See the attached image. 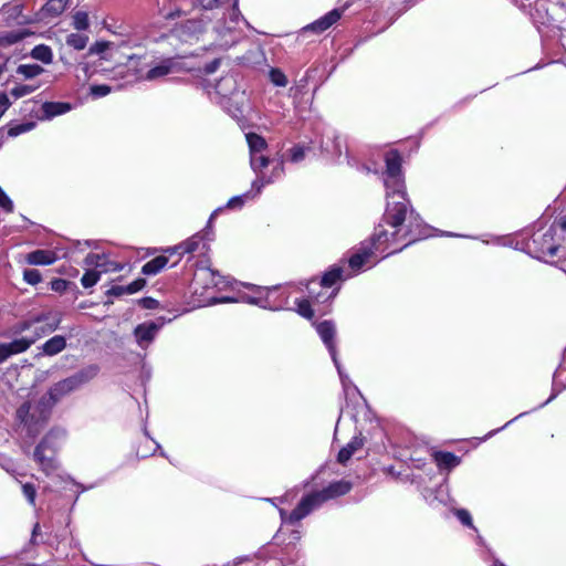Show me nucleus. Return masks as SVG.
<instances>
[{"label": "nucleus", "instance_id": "nucleus-1", "mask_svg": "<svg viewBox=\"0 0 566 566\" xmlns=\"http://www.w3.org/2000/svg\"><path fill=\"white\" fill-rule=\"evenodd\" d=\"M353 489V483L347 480H339L329 483L326 488L314 491L306 496L302 497L297 506L286 517L285 512L281 511V517L283 522H289L291 525H295L302 518L307 516L314 510L321 507L324 503L331 500H335L339 496L346 495Z\"/></svg>", "mask_w": 566, "mask_h": 566}, {"label": "nucleus", "instance_id": "nucleus-2", "mask_svg": "<svg viewBox=\"0 0 566 566\" xmlns=\"http://www.w3.org/2000/svg\"><path fill=\"white\" fill-rule=\"evenodd\" d=\"M50 410L45 402L39 401L33 405L29 401L22 403L17 410V418L24 424L30 436L35 437L43 429L48 421Z\"/></svg>", "mask_w": 566, "mask_h": 566}, {"label": "nucleus", "instance_id": "nucleus-3", "mask_svg": "<svg viewBox=\"0 0 566 566\" xmlns=\"http://www.w3.org/2000/svg\"><path fill=\"white\" fill-rule=\"evenodd\" d=\"M64 436L63 430H51L34 449L33 458L45 474L56 470L54 455L59 447L57 440Z\"/></svg>", "mask_w": 566, "mask_h": 566}, {"label": "nucleus", "instance_id": "nucleus-4", "mask_svg": "<svg viewBox=\"0 0 566 566\" xmlns=\"http://www.w3.org/2000/svg\"><path fill=\"white\" fill-rule=\"evenodd\" d=\"M97 374L98 367L96 365H90L74 375L54 384L49 390V397L52 400V403H55L65 395L88 382L96 377Z\"/></svg>", "mask_w": 566, "mask_h": 566}, {"label": "nucleus", "instance_id": "nucleus-5", "mask_svg": "<svg viewBox=\"0 0 566 566\" xmlns=\"http://www.w3.org/2000/svg\"><path fill=\"white\" fill-rule=\"evenodd\" d=\"M387 208L384 214V220L392 228H399L406 220L407 203L406 193L402 189L392 192L387 191Z\"/></svg>", "mask_w": 566, "mask_h": 566}, {"label": "nucleus", "instance_id": "nucleus-6", "mask_svg": "<svg viewBox=\"0 0 566 566\" xmlns=\"http://www.w3.org/2000/svg\"><path fill=\"white\" fill-rule=\"evenodd\" d=\"M386 174L388 179L385 181L387 191H395L403 188L401 174V157L397 150H391L386 155Z\"/></svg>", "mask_w": 566, "mask_h": 566}, {"label": "nucleus", "instance_id": "nucleus-7", "mask_svg": "<svg viewBox=\"0 0 566 566\" xmlns=\"http://www.w3.org/2000/svg\"><path fill=\"white\" fill-rule=\"evenodd\" d=\"M205 28L206 23L202 19H190L176 25L172 30V33L180 41L192 43L193 41L199 40L200 35L205 31Z\"/></svg>", "mask_w": 566, "mask_h": 566}, {"label": "nucleus", "instance_id": "nucleus-8", "mask_svg": "<svg viewBox=\"0 0 566 566\" xmlns=\"http://www.w3.org/2000/svg\"><path fill=\"white\" fill-rule=\"evenodd\" d=\"M270 164V160L266 156L260 154L250 155V166L252 170L256 174V179L252 182V187L255 189L256 193H260L262 188L265 185H270L273 182L271 177H266L262 170L266 168Z\"/></svg>", "mask_w": 566, "mask_h": 566}, {"label": "nucleus", "instance_id": "nucleus-9", "mask_svg": "<svg viewBox=\"0 0 566 566\" xmlns=\"http://www.w3.org/2000/svg\"><path fill=\"white\" fill-rule=\"evenodd\" d=\"M316 331L318 335L321 336L324 344L327 346L329 354L332 356V359L334 364L336 365L339 375L342 376L340 367L338 365L337 356H336V348L334 343V336L336 333V328L333 322L331 321H324L316 326Z\"/></svg>", "mask_w": 566, "mask_h": 566}, {"label": "nucleus", "instance_id": "nucleus-10", "mask_svg": "<svg viewBox=\"0 0 566 566\" xmlns=\"http://www.w3.org/2000/svg\"><path fill=\"white\" fill-rule=\"evenodd\" d=\"M178 70V63L174 59H164L158 64L150 67L145 74L144 78L147 81H156L169 74L176 73Z\"/></svg>", "mask_w": 566, "mask_h": 566}, {"label": "nucleus", "instance_id": "nucleus-11", "mask_svg": "<svg viewBox=\"0 0 566 566\" xmlns=\"http://www.w3.org/2000/svg\"><path fill=\"white\" fill-rule=\"evenodd\" d=\"M159 326L154 323H144L136 326L134 334L139 346L145 347L155 338Z\"/></svg>", "mask_w": 566, "mask_h": 566}, {"label": "nucleus", "instance_id": "nucleus-12", "mask_svg": "<svg viewBox=\"0 0 566 566\" xmlns=\"http://www.w3.org/2000/svg\"><path fill=\"white\" fill-rule=\"evenodd\" d=\"M46 314L49 315V319L44 321L41 324L34 325L33 327L35 331V336H33L32 338H35V340L46 334L54 332L61 322L60 315L57 313L52 314L48 312Z\"/></svg>", "mask_w": 566, "mask_h": 566}, {"label": "nucleus", "instance_id": "nucleus-13", "mask_svg": "<svg viewBox=\"0 0 566 566\" xmlns=\"http://www.w3.org/2000/svg\"><path fill=\"white\" fill-rule=\"evenodd\" d=\"M71 109L69 103L61 102H45L42 105L43 116L42 119H51L55 116L67 113Z\"/></svg>", "mask_w": 566, "mask_h": 566}, {"label": "nucleus", "instance_id": "nucleus-14", "mask_svg": "<svg viewBox=\"0 0 566 566\" xmlns=\"http://www.w3.org/2000/svg\"><path fill=\"white\" fill-rule=\"evenodd\" d=\"M342 17V11L334 9L321 19L313 22L308 28L316 31L323 32L337 22Z\"/></svg>", "mask_w": 566, "mask_h": 566}, {"label": "nucleus", "instance_id": "nucleus-15", "mask_svg": "<svg viewBox=\"0 0 566 566\" xmlns=\"http://www.w3.org/2000/svg\"><path fill=\"white\" fill-rule=\"evenodd\" d=\"M55 259L54 252L48 250H35L30 252L25 258L29 264L34 265H49L52 264Z\"/></svg>", "mask_w": 566, "mask_h": 566}, {"label": "nucleus", "instance_id": "nucleus-16", "mask_svg": "<svg viewBox=\"0 0 566 566\" xmlns=\"http://www.w3.org/2000/svg\"><path fill=\"white\" fill-rule=\"evenodd\" d=\"M66 347V340L63 336L56 335L46 340L42 345V350L48 356H53L61 353Z\"/></svg>", "mask_w": 566, "mask_h": 566}, {"label": "nucleus", "instance_id": "nucleus-17", "mask_svg": "<svg viewBox=\"0 0 566 566\" xmlns=\"http://www.w3.org/2000/svg\"><path fill=\"white\" fill-rule=\"evenodd\" d=\"M168 263V258L164 255L156 256L144 264L142 272L146 275H155L160 272Z\"/></svg>", "mask_w": 566, "mask_h": 566}, {"label": "nucleus", "instance_id": "nucleus-18", "mask_svg": "<svg viewBox=\"0 0 566 566\" xmlns=\"http://www.w3.org/2000/svg\"><path fill=\"white\" fill-rule=\"evenodd\" d=\"M43 72L44 69L39 64H20L15 70V73L24 80L34 78Z\"/></svg>", "mask_w": 566, "mask_h": 566}, {"label": "nucleus", "instance_id": "nucleus-19", "mask_svg": "<svg viewBox=\"0 0 566 566\" xmlns=\"http://www.w3.org/2000/svg\"><path fill=\"white\" fill-rule=\"evenodd\" d=\"M245 138L249 145L250 155L260 154L268 146L265 139L258 134L249 133L245 135Z\"/></svg>", "mask_w": 566, "mask_h": 566}, {"label": "nucleus", "instance_id": "nucleus-20", "mask_svg": "<svg viewBox=\"0 0 566 566\" xmlns=\"http://www.w3.org/2000/svg\"><path fill=\"white\" fill-rule=\"evenodd\" d=\"M34 343L35 338L22 337L6 344L11 355H17L20 353H24Z\"/></svg>", "mask_w": 566, "mask_h": 566}, {"label": "nucleus", "instance_id": "nucleus-21", "mask_svg": "<svg viewBox=\"0 0 566 566\" xmlns=\"http://www.w3.org/2000/svg\"><path fill=\"white\" fill-rule=\"evenodd\" d=\"M31 56L38 61L49 64L52 62L53 54L49 46L40 44L33 48Z\"/></svg>", "mask_w": 566, "mask_h": 566}, {"label": "nucleus", "instance_id": "nucleus-22", "mask_svg": "<svg viewBox=\"0 0 566 566\" xmlns=\"http://www.w3.org/2000/svg\"><path fill=\"white\" fill-rule=\"evenodd\" d=\"M371 253L373 252L370 248H364L360 252L353 254L348 261L350 268L354 270H359L369 259Z\"/></svg>", "mask_w": 566, "mask_h": 566}, {"label": "nucleus", "instance_id": "nucleus-23", "mask_svg": "<svg viewBox=\"0 0 566 566\" xmlns=\"http://www.w3.org/2000/svg\"><path fill=\"white\" fill-rule=\"evenodd\" d=\"M434 459L439 465H443L446 468H453L459 464V458L451 452H437L434 454Z\"/></svg>", "mask_w": 566, "mask_h": 566}, {"label": "nucleus", "instance_id": "nucleus-24", "mask_svg": "<svg viewBox=\"0 0 566 566\" xmlns=\"http://www.w3.org/2000/svg\"><path fill=\"white\" fill-rule=\"evenodd\" d=\"M201 242V238L199 235H193L187 241L180 243L176 247V250L179 254L192 253L199 249V244Z\"/></svg>", "mask_w": 566, "mask_h": 566}, {"label": "nucleus", "instance_id": "nucleus-25", "mask_svg": "<svg viewBox=\"0 0 566 566\" xmlns=\"http://www.w3.org/2000/svg\"><path fill=\"white\" fill-rule=\"evenodd\" d=\"M65 42L69 46H72L75 50H83L88 42V36L78 33H71L66 36Z\"/></svg>", "mask_w": 566, "mask_h": 566}, {"label": "nucleus", "instance_id": "nucleus-26", "mask_svg": "<svg viewBox=\"0 0 566 566\" xmlns=\"http://www.w3.org/2000/svg\"><path fill=\"white\" fill-rule=\"evenodd\" d=\"M343 269L342 268H335L331 271L326 272L324 276L322 277L321 285L325 287H331L334 285L338 280L342 279Z\"/></svg>", "mask_w": 566, "mask_h": 566}, {"label": "nucleus", "instance_id": "nucleus-27", "mask_svg": "<svg viewBox=\"0 0 566 566\" xmlns=\"http://www.w3.org/2000/svg\"><path fill=\"white\" fill-rule=\"evenodd\" d=\"M67 3L69 0H49L44 6V10L53 15H59L65 10Z\"/></svg>", "mask_w": 566, "mask_h": 566}, {"label": "nucleus", "instance_id": "nucleus-28", "mask_svg": "<svg viewBox=\"0 0 566 566\" xmlns=\"http://www.w3.org/2000/svg\"><path fill=\"white\" fill-rule=\"evenodd\" d=\"M40 85H31V84H19L11 88L10 94L14 98H21L25 95L33 93L38 90Z\"/></svg>", "mask_w": 566, "mask_h": 566}, {"label": "nucleus", "instance_id": "nucleus-29", "mask_svg": "<svg viewBox=\"0 0 566 566\" xmlns=\"http://www.w3.org/2000/svg\"><path fill=\"white\" fill-rule=\"evenodd\" d=\"M84 264L88 268H94V270L99 271L106 265L104 262L103 254L90 253L84 259Z\"/></svg>", "mask_w": 566, "mask_h": 566}, {"label": "nucleus", "instance_id": "nucleus-30", "mask_svg": "<svg viewBox=\"0 0 566 566\" xmlns=\"http://www.w3.org/2000/svg\"><path fill=\"white\" fill-rule=\"evenodd\" d=\"M101 274H102L101 270L99 271H96L93 269L87 270L81 279L82 285L85 289L94 286L98 282Z\"/></svg>", "mask_w": 566, "mask_h": 566}, {"label": "nucleus", "instance_id": "nucleus-31", "mask_svg": "<svg viewBox=\"0 0 566 566\" xmlns=\"http://www.w3.org/2000/svg\"><path fill=\"white\" fill-rule=\"evenodd\" d=\"M48 319H49L48 314H40L34 317H31L18 325V332H24V331L31 329L34 327V325L41 324Z\"/></svg>", "mask_w": 566, "mask_h": 566}, {"label": "nucleus", "instance_id": "nucleus-32", "mask_svg": "<svg viewBox=\"0 0 566 566\" xmlns=\"http://www.w3.org/2000/svg\"><path fill=\"white\" fill-rule=\"evenodd\" d=\"M73 25L76 30H86L90 25L88 15L84 11H77L73 15Z\"/></svg>", "mask_w": 566, "mask_h": 566}, {"label": "nucleus", "instance_id": "nucleus-33", "mask_svg": "<svg viewBox=\"0 0 566 566\" xmlns=\"http://www.w3.org/2000/svg\"><path fill=\"white\" fill-rule=\"evenodd\" d=\"M239 18H240V11L238 9V0H234L233 7H232V10H231V13H230V22H231V24L227 25V27H224L222 29L218 28L217 32L219 34H223L226 31L232 30V28L238 23Z\"/></svg>", "mask_w": 566, "mask_h": 566}, {"label": "nucleus", "instance_id": "nucleus-34", "mask_svg": "<svg viewBox=\"0 0 566 566\" xmlns=\"http://www.w3.org/2000/svg\"><path fill=\"white\" fill-rule=\"evenodd\" d=\"M270 78L271 82L276 86L284 87L287 84V78L285 74L277 69H272L270 71Z\"/></svg>", "mask_w": 566, "mask_h": 566}, {"label": "nucleus", "instance_id": "nucleus-35", "mask_svg": "<svg viewBox=\"0 0 566 566\" xmlns=\"http://www.w3.org/2000/svg\"><path fill=\"white\" fill-rule=\"evenodd\" d=\"M23 279L27 283L35 285L41 282V273L35 269H27L23 272Z\"/></svg>", "mask_w": 566, "mask_h": 566}, {"label": "nucleus", "instance_id": "nucleus-36", "mask_svg": "<svg viewBox=\"0 0 566 566\" xmlns=\"http://www.w3.org/2000/svg\"><path fill=\"white\" fill-rule=\"evenodd\" d=\"M297 312L301 316L308 319L314 316V311L312 310L310 302L306 300L300 301L297 303Z\"/></svg>", "mask_w": 566, "mask_h": 566}, {"label": "nucleus", "instance_id": "nucleus-37", "mask_svg": "<svg viewBox=\"0 0 566 566\" xmlns=\"http://www.w3.org/2000/svg\"><path fill=\"white\" fill-rule=\"evenodd\" d=\"M90 91L93 96L103 97V96L108 95L111 93L112 88L108 85L101 84V85H92Z\"/></svg>", "mask_w": 566, "mask_h": 566}, {"label": "nucleus", "instance_id": "nucleus-38", "mask_svg": "<svg viewBox=\"0 0 566 566\" xmlns=\"http://www.w3.org/2000/svg\"><path fill=\"white\" fill-rule=\"evenodd\" d=\"M22 492L31 505L35 503L36 491L33 484L25 483L22 485Z\"/></svg>", "mask_w": 566, "mask_h": 566}, {"label": "nucleus", "instance_id": "nucleus-39", "mask_svg": "<svg viewBox=\"0 0 566 566\" xmlns=\"http://www.w3.org/2000/svg\"><path fill=\"white\" fill-rule=\"evenodd\" d=\"M230 1L231 0H200V4L205 10H213Z\"/></svg>", "mask_w": 566, "mask_h": 566}, {"label": "nucleus", "instance_id": "nucleus-40", "mask_svg": "<svg viewBox=\"0 0 566 566\" xmlns=\"http://www.w3.org/2000/svg\"><path fill=\"white\" fill-rule=\"evenodd\" d=\"M455 515L461 521L464 527H473L472 517L467 510H457Z\"/></svg>", "mask_w": 566, "mask_h": 566}, {"label": "nucleus", "instance_id": "nucleus-41", "mask_svg": "<svg viewBox=\"0 0 566 566\" xmlns=\"http://www.w3.org/2000/svg\"><path fill=\"white\" fill-rule=\"evenodd\" d=\"M363 446L364 438L361 436H355L345 447L354 454L356 451L360 450Z\"/></svg>", "mask_w": 566, "mask_h": 566}, {"label": "nucleus", "instance_id": "nucleus-42", "mask_svg": "<svg viewBox=\"0 0 566 566\" xmlns=\"http://www.w3.org/2000/svg\"><path fill=\"white\" fill-rule=\"evenodd\" d=\"M146 284V281L144 279H137L130 284L126 285L127 294H134L138 291H140Z\"/></svg>", "mask_w": 566, "mask_h": 566}, {"label": "nucleus", "instance_id": "nucleus-43", "mask_svg": "<svg viewBox=\"0 0 566 566\" xmlns=\"http://www.w3.org/2000/svg\"><path fill=\"white\" fill-rule=\"evenodd\" d=\"M305 157V150L301 146H295L291 149V160L293 163H298L303 160Z\"/></svg>", "mask_w": 566, "mask_h": 566}, {"label": "nucleus", "instance_id": "nucleus-44", "mask_svg": "<svg viewBox=\"0 0 566 566\" xmlns=\"http://www.w3.org/2000/svg\"><path fill=\"white\" fill-rule=\"evenodd\" d=\"M109 46L108 42H96L88 49V54H101Z\"/></svg>", "mask_w": 566, "mask_h": 566}, {"label": "nucleus", "instance_id": "nucleus-45", "mask_svg": "<svg viewBox=\"0 0 566 566\" xmlns=\"http://www.w3.org/2000/svg\"><path fill=\"white\" fill-rule=\"evenodd\" d=\"M104 262L106 263V265L103 268V270H101L102 273L117 272L123 269V266L120 264H118L116 262L107 261L105 258H104Z\"/></svg>", "mask_w": 566, "mask_h": 566}, {"label": "nucleus", "instance_id": "nucleus-46", "mask_svg": "<svg viewBox=\"0 0 566 566\" xmlns=\"http://www.w3.org/2000/svg\"><path fill=\"white\" fill-rule=\"evenodd\" d=\"M51 287L55 292H63L67 287V281L63 279H56L51 282Z\"/></svg>", "mask_w": 566, "mask_h": 566}, {"label": "nucleus", "instance_id": "nucleus-47", "mask_svg": "<svg viewBox=\"0 0 566 566\" xmlns=\"http://www.w3.org/2000/svg\"><path fill=\"white\" fill-rule=\"evenodd\" d=\"M106 294L111 296H122L124 294H127L126 286L114 285L109 290H107Z\"/></svg>", "mask_w": 566, "mask_h": 566}, {"label": "nucleus", "instance_id": "nucleus-48", "mask_svg": "<svg viewBox=\"0 0 566 566\" xmlns=\"http://www.w3.org/2000/svg\"><path fill=\"white\" fill-rule=\"evenodd\" d=\"M352 455H353V453L350 452V450H348L346 447H344L338 452L337 460L339 463L344 464L350 459Z\"/></svg>", "mask_w": 566, "mask_h": 566}, {"label": "nucleus", "instance_id": "nucleus-49", "mask_svg": "<svg viewBox=\"0 0 566 566\" xmlns=\"http://www.w3.org/2000/svg\"><path fill=\"white\" fill-rule=\"evenodd\" d=\"M33 126H34L33 123L19 125L17 127L10 129V135H18L20 133L28 132V130L32 129Z\"/></svg>", "mask_w": 566, "mask_h": 566}, {"label": "nucleus", "instance_id": "nucleus-50", "mask_svg": "<svg viewBox=\"0 0 566 566\" xmlns=\"http://www.w3.org/2000/svg\"><path fill=\"white\" fill-rule=\"evenodd\" d=\"M12 355L9 352V348L7 347V344L1 343L0 344V364L4 363Z\"/></svg>", "mask_w": 566, "mask_h": 566}, {"label": "nucleus", "instance_id": "nucleus-51", "mask_svg": "<svg viewBox=\"0 0 566 566\" xmlns=\"http://www.w3.org/2000/svg\"><path fill=\"white\" fill-rule=\"evenodd\" d=\"M140 302L143 304V306L148 310H154L158 305V302L151 297H144V298H142Z\"/></svg>", "mask_w": 566, "mask_h": 566}, {"label": "nucleus", "instance_id": "nucleus-52", "mask_svg": "<svg viewBox=\"0 0 566 566\" xmlns=\"http://www.w3.org/2000/svg\"><path fill=\"white\" fill-rule=\"evenodd\" d=\"M10 105H11V103H10L8 96L3 93L0 94V107H1L0 113L3 114L9 108Z\"/></svg>", "mask_w": 566, "mask_h": 566}, {"label": "nucleus", "instance_id": "nucleus-53", "mask_svg": "<svg viewBox=\"0 0 566 566\" xmlns=\"http://www.w3.org/2000/svg\"><path fill=\"white\" fill-rule=\"evenodd\" d=\"M243 203V197L241 196H238V197H233L231 198L229 201H228V208H235V207H240L242 206Z\"/></svg>", "mask_w": 566, "mask_h": 566}, {"label": "nucleus", "instance_id": "nucleus-54", "mask_svg": "<svg viewBox=\"0 0 566 566\" xmlns=\"http://www.w3.org/2000/svg\"><path fill=\"white\" fill-rule=\"evenodd\" d=\"M22 39V35L19 33H9L4 36L6 42L8 43H17Z\"/></svg>", "mask_w": 566, "mask_h": 566}, {"label": "nucleus", "instance_id": "nucleus-55", "mask_svg": "<svg viewBox=\"0 0 566 566\" xmlns=\"http://www.w3.org/2000/svg\"><path fill=\"white\" fill-rule=\"evenodd\" d=\"M283 172L284 166L283 164H279L276 167L273 168L271 178L274 180V178L280 177Z\"/></svg>", "mask_w": 566, "mask_h": 566}, {"label": "nucleus", "instance_id": "nucleus-56", "mask_svg": "<svg viewBox=\"0 0 566 566\" xmlns=\"http://www.w3.org/2000/svg\"><path fill=\"white\" fill-rule=\"evenodd\" d=\"M181 13H182V12H181V10H179V9H178V10H175V11L169 12L168 14H166V17H165V18H166L167 20H172V19H176V18L180 17V15H181Z\"/></svg>", "mask_w": 566, "mask_h": 566}, {"label": "nucleus", "instance_id": "nucleus-57", "mask_svg": "<svg viewBox=\"0 0 566 566\" xmlns=\"http://www.w3.org/2000/svg\"><path fill=\"white\" fill-rule=\"evenodd\" d=\"M376 238H377V241H381L382 238H385V240H387V233L385 230H380L379 232H377L376 234Z\"/></svg>", "mask_w": 566, "mask_h": 566}, {"label": "nucleus", "instance_id": "nucleus-58", "mask_svg": "<svg viewBox=\"0 0 566 566\" xmlns=\"http://www.w3.org/2000/svg\"><path fill=\"white\" fill-rule=\"evenodd\" d=\"M557 250H558V247L557 245H552L548 248V253L549 255H555L557 253Z\"/></svg>", "mask_w": 566, "mask_h": 566}, {"label": "nucleus", "instance_id": "nucleus-59", "mask_svg": "<svg viewBox=\"0 0 566 566\" xmlns=\"http://www.w3.org/2000/svg\"><path fill=\"white\" fill-rule=\"evenodd\" d=\"M31 534H32V538H31V541H32V542H34V541H35V538H36L39 535H41L42 533L33 532V533H31Z\"/></svg>", "mask_w": 566, "mask_h": 566}, {"label": "nucleus", "instance_id": "nucleus-60", "mask_svg": "<svg viewBox=\"0 0 566 566\" xmlns=\"http://www.w3.org/2000/svg\"><path fill=\"white\" fill-rule=\"evenodd\" d=\"M6 64H0V74L4 72Z\"/></svg>", "mask_w": 566, "mask_h": 566}, {"label": "nucleus", "instance_id": "nucleus-61", "mask_svg": "<svg viewBox=\"0 0 566 566\" xmlns=\"http://www.w3.org/2000/svg\"><path fill=\"white\" fill-rule=\"evenodd\" d=\"M543 237H544V238L549 237L551 239L553 238V235H552L551 233H548V232H547V233H544V235H543Z\"/></svg>", "mask_w": 566, "mask_h": 566}, {"label": "nucleus", "instance_id": "nucleus-62", "mask_svg": "<svg viewBox=\"0 0 566 566\" xmlns=\"http://www.w3.org/2000/svg\"><path fill=\"white\" fill-rule=\"evenodd\" d=\"M562 227H563V229H566V220H564V221L562 222Z\"/></svg>", "mask_w": 566, "mask_h": 566}, {"label": "nucleus", "instance_id": "nucleus-63", "mask_svg": "<svg viewBox=\"0 0 566 566\" xmlns=\"http://www.w3.org/2000/svg\"><path fill=\"white\" fill-rule=\"evenodd\" d=\"M248 302L254 304L255 300L254 298H249Z\"/></svg>", "mask_w": 566, "mask_h": 566}, {"label": "nucleus", "instance_id": "nucleus-64", "mask_svg": "<svg viewBox=\"0 0 566 566\" xmlns=\"http://www.w3.org/2000/svg\"><path fill=\"white\" fill-rule=\"evenodd\" d=\"M2 116V113H0V117Z\"/></svg>", "mask_w": 566, "mask_h": 566}]
</instances>
